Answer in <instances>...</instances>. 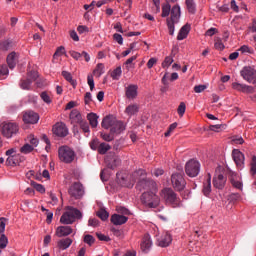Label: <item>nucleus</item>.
Segmentation results:
<instances>
[{
    "instance_id": "obj_1",
    "label": "nucleus",
    "mask_w": 256,
    "mask_h": 256,
    "mask_svg": "<svg viewBox=\"0 0 256 256\" xmlns=\"http://www.w3.org/2000/svg\"><path fill=\"white\" fill-rule=\"evenodd\" d=\"M160 197L162 201H164V203H166L168 207H172V209H180V207H183V202L181 201V198L172 188H163L160 191Z\"/></svg>"
},
{
    "instance_id": "obj_2",
    "label": "nucleus",
    "mask_w": 256,
    "mask_h": 256,
    "mask_svg": "<svg viewBox=\"0 0 256 256\" xmlns=\"http://www.w3.org/2000/svg\"><path fill=\"white\" fill-rule=\"evenodd\" d=\"M116 177H117L120 185H122V187L131 188V187H133V185H135V183H137V179L139 177H145V170L139 169L130 175L117 173Z\"/></svg>"
},
{
    "instance_id": "obj_3",
    "label": "nucleus",
    "mask_w": 256,
    "mask_h": 256,
    "mask_svg": "<svg viewBox=\"0 0 256 256\" xmlns=\"http://www.w3.org/2000/svg\"><path fill=\"white\" fill-rule=\"evenodd\" d=\"M82 217L83 214L79 209L68 206L60 218V223H62V225H73L77 219H82Z\"/></svg>"
},
{
    "instance_id": "obj_4",
    "label": "nucleus",
    "mask_w": 256,
    "mask_h": 256,
    "mask_svg": "<svg viewBox=\"0 0 256 256\" xmlns=\"http://www.w3.org/2000/svg\"><path fill=\"white\" fill-rule=\"evenodd\" d=\"M0 133L5 139H12L19 133V125L15 122H2L0 124Z\"/></svg>"
},
{
    "instance_id": "obj_5",
    "label": "nucleus",
    "mask_w": 256,
    "mask_h": 256,
    "mask_svg": "<svg viewBox=\"0 0 256 256\" xmlns=\"http://www.w3.org/2000/svg\"><path fill=\"white\" fill-rule=\"evenodd\" d=\"M181 18V7L179 5H174L171 10L170 19L167 18V27L169 31V35H175V23H179V19Z\"/></svg>"
},
{
    "instance_id": "obj_6",
    "label": "nucleus",
    "mask_w": 256,
    "mask_h": 256,
    "mask_svg": "<svg viewBox=\"0 0 256 256\" xmlns=\"http://www.w3.org/2000/svg\"><path fill=\"white\" fill-rule=\"evenodd\" d=\"M141 201L143 205L149 207V209H155L159 207V204L161 203V199L155 192H144L141 196Z\"/></svg>"
},
{
    "instance_id": "obj_7",
    "label": "nucleus",
    "mask_w": 256,
    "mask_h": 256,
    "mask_svg": "<svg viewBox=\"0 0 256 256\" xmlns=\"http://www.w3.org/2000/svg\"><path fill=\"white\" fill-rule=\"evenodd\" d=\"M58 157L59 160L62 161V163H72L75 161V151H73V149H71L69 146H61L58 149Z\"/></svg>"
},
{
    "instance_id": "obj_8",
    "label": "nucleus",
    "mask_w": 256,
    "mask_h": 256,
    "mask_svg": "<svg viewBox=\"0 0 256 256\" xmlns=\"http://www.w3.org/2000/svg\"><path fill=\"white\" fill-rule=\"evenodd\" d=\"M137 181V187L140 191L142 189L146 191H157V183L151 179H147V172H145L144 176H138Z\"/></svg>"
},
{
    "instance_id": "obj_9",
    "label": "nucleus",
    "mask_w": 256,
    "mask_h": 256,
    "mask_svg": "<svg viewBox=\"0 0 256 256\" xmlns=\"http://www.w3.org/2000/svg\"><path fill=\"white\" fill-rule=\"evenodd\" d=\"M171 185L175 191H183L187 185L183 173H173L171 175Z\"/></svg>"
},
{
    "instance_id": "obj_10",
    "label": "nucleus",
    "mask_w": 256,
    "mask_h": 256,
    "mask_svg": "<svg viewBox=\"0 0 256 256\" xmlns=\"http://www.w3.org/2000/svg\"><path fill=\"white\" fill-rule=\"evenodd\" d=\"M201 171V164L195 159L189 160L185 165V173L188 177H197Z\"/></svg>"
},
{
    "instance_id": "obj_11",
    "label": "nucleus",
    "mask_w": 256,
    "mask_h": 256,
    "mask_svg": "<svg viewBox=\"0 0 256 256\" xmlns=\"http://www.w3.org/2000/svg\"><path fill=\"white\" fill-rule=\"evenodd\" d=\"M38 78H39V73H37V71L32 70V71L28 72L27 73V78L26 79H22L20 81L21 89L29 91V89H31V85L33 83H35V81H37Z\"/></svg>"
},
{
    "instance_id": "obj_12",
    "label": "nucleus",
    "mask_w": 256,
    "mask_h": 256,
    "mask_svg": "<svg viewBox=\"0 0 256 256\" xmlns=\"http://www.w3.org/2000/svg\"><path fill=\"white\" fill-rule=\"evenodd\" d=\"M240 75L244 81H247V83H253V85H255L256 70L253 68V66H244L240 71Z\"/></svg>"
},
{
    "instance_id": "obj_13",
    "label": "nucleus",
    "mask_w": 256,
    "mask_h": 256,
    "mask_svg": "<svg viewBox=\"0 0 256 256\" xmlns=\"http://www.w3.org/2000/svg\"><path fill=\"white\" fill-rule=\"evenodd\" d=\"M68 193L70 197H73L74 199H81V197L85 195V189L83 188V184H81L80 182H74L68 189Z\"/></svg>"
},
{
    "instance_id": "obj_14",
    "label": "nucleus",
    "mask_w": 256,
    "mask_h": 256,
    "mask_svg": "<svg viewBox=\"0 0 256 256\" xmlns=\"http://www.w3.org/2000/svg\"><path fill=\"white\" fill-rule=\"evenodd\" d=\"M228 179L234 189H238V191H243V181H241V178L239 177V174H237V172L228 170Z\"/></svg>"
},
{
    "instance_id": "obj_15",
    "label": "nucleus",
    "mask_w": 256,
    "mask_h": 256,
    "mask_svg": "<svg viewBox=\"0 0 256 256\" xmlns=\"http://www.w3.org/2000/svg\"><path fill=\"white\" fill-rule=\"evenodd\" d=\"M52 131L56 137H67V135H69V128H67V125L63 122L56 123Z\"/></svg>"
},
{
    "instance_id": "obj_16",
    "label": "nucleus",
    "mask_w": 256,
    "mask_h": 256,
    "mask_svg": "<svg viewBox=\"0 0 256 256\" xmlns=\"http://www.w3.org/2000/svg\"><path fill=\"white\" fill-rule=\"evenodd\" d=\"M23 121L28 125H35L39 123V114L34 111H27L23 114Z\"/></svg>"
},
{
    "instance_id": "obj_17",
    "label": "nucleus",
    "mask_w": 256,
    "mask_h": 256,
    "mask_svg": "<svg viewBox=\"0 0 256 256\" xmlns=\"http://www.w3.org/2000/svg\"><path fill=\"white\" fill-rule=\"evenodd\" d=\"M70 123L73 125V127H77L81 122H83L85 119H83V115L78 109H73L70 112L69 115Z\"/></svg>"
},
{
    "instance_id": "obj_18",
    "label": "nucleus",
    "mask_w": 256,
    "mask_h": 256,
    "mask_svg": "<svg viewBox=\"0 0 256 256\" xmlns=\"http://www.w3.org/2000/svg\"><path fill=\"white\" fill-rule=\"evenodd\" d=\"M232 89L235 91H239L240 93H255V88L253 86H249L247 84H241L239 82L232 83Z\"/></svg>"
},
{
    "instance_id": "obj_19",
    "label": "nucleus",
    "mask_w": 256,
    "mask_h": 256,
    "mask_svg": "<svg viewBox=\"0 0 256 256\" xmlns=\"http://www.w3.org/2000/svg\"><path fill=\"white\" fill-rule=\"evenodd\" d=\"M139 86L137 84H130L125 88V96L127 99H130L133 101L134 99H137Z\"/></svg>"
},
{
    "instance_id": "obj_20",
    "label": "nucleus",
    "mask_w": 256,
    "mask_h": 256,
    "mask_svg": "<svg viewBox=\"0 0 256 256\" xmlns=\"http://www.w3.org/2000/svg\"><path fill=\"white\" fill-rule=\"evenodd\" d=\"M232 157L237 167L243 169V166L245 165V155L239 150H233Z\"/></svg>"
},
{
    "instance_id": "obj_21",
    "label": "nucleus",
    "mask_w": 256,
    "mask_h": 256,
    "mask_svg": "<svg viewBox=\"0 0 256 256\" xmlns=\"http://www.w3.org/2000/svg\"><path fill=\"white\" fill-rule=\"evenodd\" d=\"M69 55L75 59V61H80L81 57H84L86 63H89L91 61V56H89V53L82 51V53H79L75 50L69 51Z\"/></svg>"
},
{
    "instance_id": "obj_22",
    "label": "nucleus",
    "mask_w": 256,
    "mask_h": 256,
    "mask_svg": "<svg viewBox=\"0 0 256 256\" xmlns=\"http://www.w3.org/2000/svg\"><path fill=\"white\" fill-rule=\"evenodd\" d=\"M227 183V178L223 174H218L213 178V186L216 189H223Z\"/></svg>"
},
{
    "instance_id": "obj_23",
    "label": "nucleus",
    "mask_w": 256,
    "mask_h": 256,
    "mask_svg": "<svg viewBox=\"0 0 256 256\" xmlns=\"http://www.w3.org/2000/svg\"><path fill=\"white\" fill-rule=\"evenodd\" d=\"M116 121H117V118H115V116L108 115L103 118L101 125L103 129H113V125H115Z\"/></svg>"
},
{
    "instance_id": "obj_24",
    "label": "nucleus",
    "mask_w": 256,
    "mask_h": 256,
    "mask_svg": "<svg viewBox=\"0 0 256 256\" xmlns=\"http://www.w3.org/2000/svg\"><path fill=\"white\" fill-rule=\"evenodd\" d=\"M152 245H153V242L151 241V236L149 234L144 235L141 243V249L143 253H149Z\"/></svg>"
},
{
    "instance_id": "obj_25",
    "label": "nucleus",
    "mask_w": 256,
    "mask_h": 256,
    "mask_svg": "<svg viewBox=\"0 0 256 256\" xmlns=\"http://www.w3.org/2000/svg\"><path fill=\"white\" fill-rule=\"evenodd\" d=\"M71 233H73V228H71V226H59L56 229L57 237H68Z\"/></svg>"
},
{
    "instance_id": "obj_26",
    "label": "nucleus",
    "mask_w": 256,
    "mask_h": 256,
    "mask_svg": "<svg viewBox=\"0 0 256 256\" xmlns=\"http://www.w3.org/2000/svg\"><path fill=\"white\" fill-rule=\"evenodd\" d=\"M127 221H129V218L124 215L113 214L111 216V223L113 225H125Z\"/></svg>"
},
{
    "instance_id": "obj_27",
    "label": "nucleus",
    "mask_w": 256,
    "mask_h": 256,
    "mask_svg": "<svg viewBox=\"0 0 256 256\" xmlns=\"http://www.w3.org/2000/svg\"><path fill=\"white\" fill-rule=\"evenodd\" d=\"M171 241H173L171 234L165 233L158 239V245L159 247H169V245H171Z\"/></svg>"
},
{
    "instance_id": "obj_28",
    "label": "nucleus",
    "mask_w": 256,
    "mask_h": 256,
    "mask_svg": "<svg viewBox=\"0 0 256 256\" xmlns=\"http://www.w3.org/2000/svg\"><path fill=\"white\" fill-rule=\"evenodd\" d=\"M18 61H19V55H17L15 52H11L7 56V63H8L9 69H15Z\"/></svg>"
},
{
    "instance_id": "obj_29",
    "label": "nucleus",
    "mask_w": 256,
    "mask_h": 256,
    "mask_svg": "<svg viewBox=\"0 0 256 256\" xmlns=\"http://www.w3.org/2000/svg\"><path fill=\"white\" fill-rule=\"evenodd\" d=\"M123 131H125V124L118 120L114 122V125L110 129V133H114L116 135H120V133H123Z\"/></svg>"
},
{
    "instance_id": "obj_30",
    "label": "nucleus",
    "mask_w": 256,
    "mask_h": 256,
    "mask_svg": "<svg viewBox=\"0 0 256 256\" xmlns=\"http://www.w3.org/2000/svg\"><path fill=\"white\" fill-rule=\"evenodd\" d=\"M58 248H60L62 251H65L66 249H69L71 245H73V239L71 238H64L58 241L57 243Z\"/></svg>"
},
{
    "instance_id": "obj_31",
    "label": "nucleus",
    "mask_w": 256,
    "mask_h": 256,
    "mask_svg": "<svg viewBox=\"0 0 256 256\" xmlns=\"http://www.w3.org/2000/svg\"><path fill=\"white\" fill-rule=\"evenodd\" d=\"M189 31H191V26H189L188 24L184 25L178 35H177V40L178 41H183V39H187V36L189 35Z\"/></svg>"
},
{
    "instance_id": "obj_32",
    "label": "nucleus",
    "mask_w": 256,
    "mask_h": 256,
    "mask_svg": "<svg viewBox=\"0 0 256 256\" xmlns=\"http://www.w3.org/2000/svg\"><path fill=\"white\" fill-rule=\"evenodd\" d=\"M124 113L127 114L128 117H133V115H137L139 113V105L138 104L128 105Z\"/></svg>"
},
{
    "instance_id": "obj_33",
    "label": "nucleus",
    "mask_w": 256,
    "mask_h": 256,
    "mask_svg": "<svg viewBox=\"0 0 256 256\" xmlns=\"http://www.w3.org/2000/svg\"><path fill=\"white\" fill-rule=\"evenodd\" d=\"M87 119L92 129H95L99 125V116L97 114L90 112L87 114Z\"/></svg>"
},
{
    "instance_id": "obj_34",
    "label": "nucleus",
    "mask_w": 256,
    "mask_h": 256,
    "mask_svg": "<svg viewBox=\"0 0 256 256\" xmlns=\"http://www.w3.org/2000/svg\"><path fill=\"white\" fill-rule=\"evenodd\" d=\"M202 193L205 197H209V195H211V174H208V177L203 184Z\"/></svg>"
},
{
    "instance_id": "obj_35",
    "label": "nucleus",
    "mask_w": 256,
    "mask_h": 256,
    "mask_svg": "<svg viewBox=\"0 0 256 256\" xmlns=\"http://www.w3.org/2000/svg\"><path fill=\"white\" fill-rule=\"evenodd\" d=\"M185 5L190 15H195V13H197V4L195 3V0H185Z\"/></svg>"
},
{
    "instance_id": "obj_36",
    "label": "nucleus",
    "mask_w": 256,
    "mask_h": 256,
    "mask_svg": "<svg viewBox=\"0 0 256 256\" xmlns=\"http://www.w3.org/2000/svg\"><path fill=\"white\" fill-rule=\"evenodd\" d=\"M20 155L8 156L6 159V165L9 167H15L19 163Z\"/></svg>"
},
{
    "instance_id": "obj_37",
    "label": "nucleus",
    "mask_w": 256,
    "mask_h": 256,
    "mask_svg": "<svg viewBox=\"0 0 256 256\" xmlns=\"http://www.w3.org/2000/svg\"><path fill=\"white\" fill-rule=\"evenodd\" d=\"M171 11H173V8L171 9V4L166 2V4L162 5L161 17H169V15H171Z\"/></svg>"
},
{
    "instance_id": "obj_38",
    "label": "nucleus",
    "mask_w": 256,
    "mask_h": 256,
    "mask_svg": "<svg viewBox=\"0 0 256 256\" xmlns=\"http://www.w3.org/2000/svg\"><path fill=\"white\" fill-rule=\"evenodd\" d=\"M110 150H111V145H109L105 142L100 143V145L98 147V153L100 155H105V153H107V151H110Z\"/></svg>"
},
{
    "instance_id": "obj_39",
    "label": "nucleus",
    "mask_w": 256,
    "mask_h": 256,
    "mask_svg": "<svg viewBox=\"0 0 256 256\" xmlns=\"http://www.w3.org/2000/svg\"><path fill=\"white\" fill-rule=\"evenodd\" d=\"M104 69L105 65L103 63H98L93 73L96 77H101L105 73Z\"/></svg>"
},
{
    "instance_id": "obj_40",
    "label": "nucleus",
    "mask_w": 256,
    "mask_h": 256,
    "mask_svg": "<svg viewBox=\"0 0 256 256\" xmlns=\"http://www.w3.org/2000/svg\"><path fill=\"white\" fill-rule=\"evenodd\" d=\"M62 77H64V79H66V81H68V83L72 84L73 87H75V85H77V82L75 80H73V76L69 72L62 71Z\"/></svg>"
},
{
    "instance_id": "obj_41",
    "label": "nucleus",
    "mask_w": 256,
    "mask_h": 256,
    "mask_svg": "<svg viewBox=\"0 0 256 256\" xmlns=\"http://www.w3.org/2000/svg\"><path fill=\"white\" fill-rule=\"evenodd\" d=\"M173 54H171L170 56H166L164 61L162 62V67L163 69H167L168 67H171V65L173 64Z\"/></svg>"
},
{
    "instance_id": "obj_42",
    "label": "nucleus",
    "mask_w": 256,
    "mask_h": 256,
    "mask_svg": "<svg viewBox=\"0 0 256 256\" xmlns=\"http://www.w3.org/2000/svg\"><path fill=\"white\" fill-rule=\"evenodd\" d=\"M122 73H123V71L121 70V66H119L112 71L111 77L114 81H119V77H121Z\"/></svg>"
},
{
    "instance_id": "obj_43",
    "label": "nucleus",
    "mask_w": 256,
    "mask_h": 256,
    "mask_svg": "<svg viewBox=\"0 0 256 256\" xmlns=\"http://www.w3.org/2000/svg\"><path fill=\"white\" fill-rule=\"evenodd\" d=\"M97 217H99V219H101L102 221H107V219H109V212H107V210L101 208L97 212Z\"/></svg>"
},
{
    "instance_id": "obj_44",
    "label": "nucleus",
    "mask_w": 256,
    "mask_h": 256,
    "mask_svg": "<svg viewBox=\"0 0 256 256\" xmlns=\"http://www.w3.org/2000/svg\"><path fill=\"white\" fill-rule=\"evenodd\" d=\"M114 133H105L101 132L100 137L103 139V141L111 142L113 139H115Z\"/></svg>"
},
{
    "instance_id": "obj_45",
    "label": "nucleus",
    "mask_w": 256,
    "mask_h": 256,
    "mask_svg": "<svg viewBox=\"0 0 256 256\" xmlns=\"http://www.w3.org/2000/svg\"><path fill=\"white\" fill-rule=\"evenodd\" d=\"M215 43H214V47L215 49H217L218 51H223V49H225V44H223V40H221V38L217 37L215 38Z\"/></svg>"
},
{
    "instance_id": "obj_46",
    "label": "nucleus",
    "mask_w": 256,
    "mask_h": 256,
    "mask_svg": "<svg viewBox=\"0 0 256 256\" xmlns=\"http://www.w3.org/2000/svg\"><path fill=\"white\" fill-rule=\"evenodd\" d=\"M250 175H252V177H255L256 175V156H252V160L250 162Z\"/></svg>"
},
{
    "instance_id": "obj_47",
    "label": "nucleus",
    "mask_w": 256,
    "mask_h": 256,
    "mask_svg": "<svg viewBox=\"0 0 256 256\" xmlns=\"http://www.w3.org/2000/svg\"><path fill=\"white\" fill-rule=\"evenodd\" d=\"M231 142L233 143V145H243L245 143V140H243V137L235 135L231 137Z\"/></svg>"
},
{
    "instance_id": "obj_48",
    "label": "nucleus",
    "mask_w": 256,
    "mask_h": 256,
    "mask_svg": "<svg viewBox=\"0 0 256 256\" xmlns=\"http://www.w3.org/2000/svg\"><path fill=\"white\" fill-rule=\"evenodd\" d=\"M9 245V239L5 234H1L0 236V249H5Z\"/></svg>"
},
{
    "instance_id": "obj_49",
    "label": "nucleus",
    "mask_w": 256,
    "mask_h": 256,
    "mask_svg": "<svg viewBox=\"0 0 256 256\" xmlns=\"http://www.w3.org/2000/svg\"><path fill=\"white\" fill-rule=\"evenodd\" d=\"M111 232L113 233L114 237H117L118 239H123L125 237V234L121 229L112 228Z\"/></svg>"
},
{
    "instance_id": "obj_50",
    "label": "nucleus",
    "mask_w": 256,
    "mask_h": 256,
    "mask_svg": "<svg viewBox=\"0 0 256 256\" xmlns=\"http://www.w3.org/2000/svg\"><path fill=\"white\" fill-rule=\"evenodd\" d=\"M186 110L187 106L185 105V102H181L178 106L177 113L180 117H183V115H185Z\"/></svg>"
},
{
    "instance_id": "obj_51",
    "label": "nucleus",
    "mask_w": 256,
    "mask_h": 256,
    "mask_svg": "<svg viewBox=\"0 0 256 256\" xmlns=\"http://www.w3.org/2000/svg\"><path fill=\"white\" fill-rule=\"evenodd\" d=\"M28 141L31 144V147H33L34 149L39 145V139H37L34 135H29Z\"/></svg>"
},
{
    "instance_id": "obj_52",
    "label": "nucleus",
    "mask_w": 256,
    "mask_h": 256,
    "mask_svg": "<svg viewBox=\"0 0 256 256\" xmlns=\"http://www.w3.org/2000/svg\"><path fill=\"white\" fill-rule=\"evenodd\" d=\"M33 146H31V144H25L24 146H22L20 148L21 153H24L25 155H27L28 153H31L33 151Z\"/></svg>"
},
{
    "instance_id": "obj_53",
    "label": "nucleus",
    "mask_w": 256,
    "mask_h": 256,
    "mask_svg": "<svg viewBox=\"0 0 256 256\" xmlns=\"http://www.w3.org/2000/svg\"><path fill=\"white\" fill-rule=\"evenodd\" d=\"M177 129V122L172 123L168 130L164 133L165 137H170L171 133H173Z\"/></svg>"
},
{
    "instance_id": "obj_54",
    "label": "nucleus",
    "mask_w": 256,
    "mask_h": 256,
    "mask_svg": "<svg viewBox=\"0 0 256 256\" xmlns=\"http://www.w3.org/2000/svg\"><path fill=\"white\" fill-rule=\"evenodd\" d=\"M78 125L80 126V129H82L83 133H91V130L89 128V123H87L86 120H84Z\"/></svg>"
},
{
    "instance_id": "obj_55",
    "label": "nucleus",
    "mask_w": 256,
    "mask_h": 256,
    "mask_svg": "<svg viewBox=\"0 0 256 256\" xmlns=\"http://www.w3.org/2000/svg\"><path fill=\"white\" fill-rule=\"evenodd\" d=\"M84 243H86L87 245H89L91 247V245H93V243H95V237H93V235H90V234L85 235Z\"/></svg>"
},
{
    "instance_id": "obj_56",
    "label": "nucleus",
    "mask_w": 256,
    "mask_h": 256,
    "mask_svg": "<svg viewBox=\"0 0 256 256\" xmlns=\"http://www.w3.org/2000/svg\"><path fill=\"white\" fill-rule=\"evenodd\" d=\"M9 75V68L7 66L0 67V79H5V77Z\"/></svg>"
},
{
    "instance_id": "obj_57",
    "label": "nucleus",
    "mask_w": 256,
    "mask_h": 256,
    "mask_svg": "<svg viewBox=\"0 0 256 256\" xmlns=\"http://www.w3.org/2000/svg\"><path fill=\"white\" fill-rule=\"evenodd\" d=\"M10 47H11V41L9 40H5L0 43V49H2V51H9Z\"/></svg>"
},
{
    "instance_id": "obj_58",
    "label": "nucleus",
    "mask_w": 256,
    "mask_h": 256,
    "mask_svg": "<svg viewBox=\"0 0 256 256\" xmlns=\"http://www.w3.org/2000/svg\"><path fill=\"white\" fill-rule=\"evenodd\" d=\"M40 97H41L42 101H44V103H47L48 105L51 104L52 100H51V97L49 96V94H47V92H42L40 94Z\"/></svg>"
},
{
    "instance_id": "obj_59",
    "label": "nucleus",
    "mask_w": 256,
    "mask_h": 256,
    "mask_svg": "<svg viewBox=\"0 0 256 256\" xmlns=\"http://www.w3.org/2000/svg\"><path fill=\"white\" fill-rule=\"evenodd\" d=\"M61 55H65V47H63V46H60L57 48L53 57H54V59H57V57H61Z\"/></svg>"
},
{
    "instance_id": "obj_60",
    "label": "nucleus",
    "mask_w": 256,
    "mask_h": 256,
    "mask_svg": "<svg viewBox=\"0 0 256 256\" xmlns=\"http://www.w3.org/2000/svg\"><path fill=\"white\" fill-rule=\"evenodd\" d=\"M99 139H93L91 142H90V148L93 150V151H99Z\"/></svg>"
},
{
    "instance_id": "obj_61",
    "label": "nucleus",
    "mask_w": 256,
    "mask_h": 256,
    "mask_svg": "<svg viewBox=\"0 0 256 256\" xmlns=\"http://www.w3.org/2000/svg\"><path fill=\"white\" fill-rule=\"evenodd\" d=\"M8 219L5 217L0 218V233H5V227L7 225Z\"/></svg>"
},
{
    "instance_id": "obj_62",
    "label": "nucleus",
    "mask_w": 256,
    "mask_h": 256,
    "mask_svg": "<svg viewBox=\"0 0 256 256\" xmlns=\"http://www.w3.org/2000/svg\"><path fill=\"white\" fill-rule=\"evenodd\" d=\"M87 83L90 87V91H93V89H95V80L93 79V75L87 76Z\"/></svg>"
},
{
    "instance_id": "obj_63",
    "label": "nucleus",
    "mask_w": 256,
    "mask_h": 256,
    "mask_svg": "<svg viewBox=\"0 0 256 256\" xmlns=\"http://www.w3.org/2000/svg\"><path fill=\"white\" fill-rule=\"evenodd\" d=\"M96 236L99 239V241H105L106 243H109V241H111V238L105 234L96 233Z\"/></svg>"
},
{
    "instance_id": "obj_64",
    "label": "nucleus",
    "mask_w": 256,
    "mask_h": 256,
    "mask_svg": "<svg viewBox=\"0 0 256 256\" xmlns=\"http://www.w3.org/2000/svg\"><path fill=\"white\" fill-rule=\"evenodd\" d=\"M113 39H114V41H116V43H118V45H122L123 44V36L121 34L115 33L113 35Z\"/></svg>"
}]
</instances>
